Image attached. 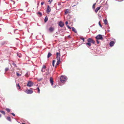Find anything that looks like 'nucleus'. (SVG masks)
I'll return each instance as SVG.
<instances>
[{
	"label": "nucleus",
	"mask_w": 124,
	"mask_h": 124,
	"mask_svg": "<svg viewBox=\"0 0 124 124\" xmlns=\"http://www.w3.org/2000/svg\"><path fill=\"white\" fill-rule=\"evenodd\" d=\"M67 80L66 77L65 76H62L60 78V80L63 83L64 82Z\"/></svg>",
	"instance_id": "obj_1"
},
{
	"label": "nucleus",
	"mask_w": 124,
	"mask_h": 124,
	"mask_svg": "<svg viewBox=\"0 0 124 124\" xmlns=\"http://www.w3.org/2000/svg\"><path fill=\"white\" fill-rule=\"evenodd\" d=\"M96 39H97L102 40L103 38L101 35L99 34L97 35L96 37Z\"/></svg>",
	"instance_id": "obj_2"
},
{
	"label": "nucleus",
	"mask_w": 124,
	"mask_h": 124,
	"mask_svg": "<svg viewBox=\"0 0 124 124\" xmlns=\"http://www.w3.org/2000/svg\"><path fill=\"white\" fill-rule=\"evenodd\" d=\"M33 85L32 82L31 81H28L27 84V86L28 87H30Z\"/></svg>",
	"instance_id": "obj_3"
},
{
	"label": "nucleus",
	"mask_w": 124,
	"mask_h": 124,
	"mask_svg": "<svg viewBox=\"0 0 124 124\" xmlns=\"http://www.w3.org/2000/svg\"><path fill=\"white\" fill-rule=\"evenodd\" d=\"M88 42H89L90 43H92L93 44H94L95 43V41L92 38H89L87 40Z\"/></svg>",
	"instance_id": "obj_4"
},
{
	"label": "nucleus",
	"mask_w": 124,
	"mask_h": 124,
	"mask_svg": "<svg viewBox=\"0 0 124 124\" xmlns=\"http://www.w3.org/2000/svg\"><path fill=\"white\" fill-rule=\"evenodd\" d=\"M115 42V39H114V41H111L109 43V45L110 47H112L114 45Z\"/></svg>",
	"instance_id": "obj_5"
},
{
	"label": "nucleus",
	"mask_w": 124,
	"mask_h": 124,
	"mask_svg": "<svg viewBox=\"0 0 124 124\" xmlns=\"http://www.w3.org/2000/svg\"><path fill=\"white\" fill-rule=\"evenodd\" d=\"M25 91L27 93L29 94H32L33 93V91L30 89L28 90Z\"/></svg>",
	"instance_id": "obj_6"
},
{
	"label": "nucleus",
	"mask_w": 124,
	"mask_h": 124,
	"mask_svg": "<svg viewBox=\"0 0 124 124\" xmlns=\"http://www.w3.org/2000/svg\"><path fill=\"white\" fill-rule=\"evenodd\" d=\"M59 25L60 27H62L64 26V24L63 22L60 21L59 23Z\"/></svg>",
	"instance_id": "obj_7"
},
{
	"label": "nucleus",
	"mask_w": 124,
	"mask_h": 124,
	"mask_svg": "<svg viewBox=\"0 0 124 124\" xmlns=\"http://www.w3.org/2000/svg\"><path fill=\"white\" fill-rule=\"evenodd\" d=\"M47 11V13L48 14L49 13V12L51 11V8L49 5H48L47 6V8L46 10Z\"/></svg>",
	"instance_id": "obj_8"
},
{
	"label": "nucleus",
	"mask_w": 124,
	"mask_h": 124,
	"mask_svg": "<svg viewBox=\"0 0 124 124\" xmlns=\"http://www.w3.org/2000/svg\"><path fill=\"white\" fill-rule=\"evenodd\" d=\"M56 59H60V53L57 52L56 53Z\"/></svg>",
	"instance_id": "obj_9"
},
{
	"label": "nucleus",
	"mask_w": 124,
	"mask_h": 124,
	"mask_svg": "<svg viewBox=\"0 0 124 124\" xmlns=\"http://www.w3.org/2000/svg\"><path fill=\"white\" fill-rule=\"evenodd\" d=\"M50 81L52 85H53V80L52 77H51L50 79Z\"/></svg>",
	"instance_id": "obj_10"
},
{
	"label": "nucleus",
	"mask_w": 124,
	"mask_h": 124,
	"mask_svg": "<svg viewBox=\"0 0 124 124\" xmlns=\"http://www.w3.org/2000/svg\"><path fill=\"white\" fill-rule=\"evenodd\" d=\"M86 45L87 47H89L91 46V43L88 42L86 43Z\"/></svg>",
	"instance_id": "obj_11"
},
{
	"label": "nucleus",
	"mask_w": 124,
	"mask_h": 124,
	"mask_svg": "<svg viewBox=\"0 0 124 124\" xmlns=\"http://www.w3.org/2000/svg\"><path fill=\"white\" fill-rule=\"evenodd\" d=\"M46 66L45 65H43L42 67V69L41 70V71L42 72H44L45 71V70L44 69H46Z\"/></svg>",
	"instance_id": "obj_12"
},
{
	"label": "nucleus",
	"mask_w": 124,
	"mask_h": 124,
	"mask_svg": "<svg viewBox=\"0 0 124 124\" xmlns=\"http://www.w3.org/2000/svg\"><path fill=\"white\" fill-rule=\"evenodd\" d=\"M49 30L50 32H52L54 31V28L53 27H51L49 28Z\"/></svg>",
	"instance_id": "obj_13"
},
{
	"label": "nucleus",
	"mask_w": 124,
	"mask_h": 124,
	"mask_svg": "<svg viewBox=\"0 0 124 124\" xmlns=\"http://www.w3.org/2000/svg\"><path fill=\"white\" fill-rule=\"evenodd\" d=\"M101 6H100L97 7L95 9V11L96 13H97L98 11L100 9V8Z\"/></svg>",
	"instance_id": "obj_14"
},
{
	"label": "nucleus",
	"mask_w": 124,
	"mask_h": 124,
	"mask_svg": "<svg viewBox=\"0 0 124 124\" xmlns=\"http://www.w3.org/2000/svg\"><path fill=\"white\" fill-rule=\"evenodd\" d=\"M57 61L56 64V66L60 64V59H57Z\"/></svg>",
	"instance_id": "obj_15"
},
{
	"label": "nucleus",
	"mask_w": 124,
	"mask_h": 124,
	"mask_svg": "<svg viewBox=\"0 0 124 124\" xmlns=\"http://www.w3.org/2000/svg\"><path fill=\"white\" fill-rule=\"evenodd\" d=\"M69 10L70 9H66L65 11V14H67L68 13L70 12L69 11Z\"/></svg>",
	"instance_id": "obj_16"
},
{
	"label": "nucleus",
	"mask_w": 124,
	"mask_h": 124,
	"mask_svg": "<svg viewBox=\"0 0 124 124\" xmlns=\"http://www.w3.org/2000/svg\"><path fill=\"white\" fill-rule=\"evenodd\" d=\"M71 29L72 30V31L74 32L75 33H77V31L75 29V28L73 27H72Z\"/></svg>",
	"instance_id": "obj_17"
},
{
	"label": "nucleus",
	"mask_w": 124,
	"mask_h": 124,
	"mask_svg": "<svg viewBox=\"0 0 124 124\" xmlns=\"http://www.w3.org/2000/svg\"><path fill=\"white\" fill-rule=\"evenodd\" d=\"M6 119L8 120L10 122H11V118H10V117L9 116L7 117L6 118Z\"/></svg>",
	"instance_id": "obj_18"
},
{
	"label": "nucleus",
	"mask_w": 124,
	"mask_h": 124,
	"mask_svg": "<svg viewBox=\"0 0 124 124\" xmlns=\"http://www.w3.org/2000/svg\"><path fill=\"white\" fill-rule=\"evenodd\" d=\"M52 55V54L50 53V52H49L48 53V54H47V58H49V57H50Z\"/></svg>",
	"instance_id": "obj_19"
},
{
	"label": "nucleus",
	"mask_w": 124,
	"mask_h": 124,
	"mask_svg": "<svg viewBox=\"0 0 124 124\" xmlns=\"http://www.w3.org/2000/svg\"><path fill=\"white\" fill-rule=\"evenodd\" d=\"M48 20V18L47 16H46L44 19V22L45 23Z\"/></svg>",
	"instance_id": "obj_20"
},
{
	"label": "nucleus",
	"mask_w": 124,
	"mask_h": 124,
	"mask_svg": "<svg viewBox=\"0 0 124 124\" xmlns=\"http://www.w3.org/2000/svg\"><path fill=\"white\" fill-rule=\"evenodd\" d=\"M37 14L39 16H41L42 15V13L40 12H38Z\"/></svg>",
	"instance_id": "obj_21"
},
{
	"label": "nucleus",
	"mask_w": 124,
	"mask_h": 124,
	"mask_svg": "<svg viewBox=\"0 0 124 124\" xmlns=\"http://www.w3.org/2000/svg\"><path fill=\"white\" fill-rule=\"evenodd\" d=\"M104 23L106 25L107 24V23H108V21H107V19H105L104 20Z\"/></svg>",
	"instance_id": "obj_22"
},
{
	"label": "nucleus",
	"mask_w": 124,
	"mask_h": 124,
	"mask_svg": "<svg viewBox=\"0 0 124 124\" xmlns=\"http://www.w3.org/2000/svg\"><path fill=\"white\" fill-rule=\"evenodd\" d=\"M55 62V61L54 60L52 62V65L53 67L54 66V63Z\"/></svg>",
	"instance_id": "obj_23"
},
{
	"label": "nucleus",
	"mask_w": 124,
	"mask_h": 124,
	"mask_svg": "<svg viewBox=\"0 0 124 124\" xmlns=\"http://www.w3.org/2000/svg\"><path fill=\"white\" fill-rule=\"evenodd\" d=\"M95 3H94L93 4L92 7V8L93 9H95Z\"/></svg>",
	"instance_id": "obj_24"
},
{
	"label": "nucleus",
	"mask_w": 124,
	"mask_h": 124,
	"mask_svg": "<svg viewBox=\"0 0 124 124\" xmlns=\"http://www.w3.org/2000/svg\"><path fill=\"white\" fill-rule=\"evenodd\" d=\"M0 112L3 114L4 115H5V112L4 111L1 110V111H0Z\"/></svg>",
	"instance_id": "obj_25"
},
{
	"label": "nucleus",
	"mask_w": 124,
	"mask_h": 124,
	"mask_svg": "<svg viewBox=\"0 0 124 124\" xmlns=\"http://www.w3.org/2000/svg\"><path fill=\"white\" fill-rule=\"evenodd\" d=\"M110 27L108 25V32H109L110 31L109 30V29H110Z\"/></svg>",
	"instance_id": "obj_26"
},
{
	"label": "nucleus",
	"mask_w": 124,
	"mask_h": 124,
	"mask_svg": "<svg viewBox=\"0 0 124 124\" xmlns=\"http://www.w3.org/2000/svg\"><path fill=\"white\" fill-rule=\"evenodd\" d=\"M9 70V68H5V71L7 72Z\"/></svg>",
	"instance_id": "obj_27"
},
{
	"label": "nucleus",
	"mask_w": 124,
	"mask_h": 124,
	"mask_svg": "<svg viewBox=\"0 0 124 124\" xmlns=\"http://www.w3.org/2000/svg\"><path fill=\"white\" fill-rule=\"evenodd\" d=\"M6 110L8 112H9L10 111V109L8 108H7Z\"/></svg>",
	"instance_id": "obj_28"
},
{
	"label": "nucleus",
	"mask_w": 124,
	"mask_h": 124,
	"mask_svg": "<svg viewBox=\"0 0 124 124\" xmlns=\"http://www.w3.org/2000/svg\"><path fill=\"white\" fill-rule=\"evenodd\" d=\"M12 64L15 67H16V64H15V63L13 62L12 63Z\"/></svg>",
	"instance_id": "obj_29"
},
{
	"label": "nucleus",
	"mask_w": 124,
	"mask_h": 124,
	"mask_svg": "<svg viewBox=\"0 0 124 124\" xmlns=\"http://www.w3.org/2000/svg\"><path fill=\"white\" fill-rule=\"evenodd\" d=\"M16 75L17 76H21V75H20L19 73H18V72H16Z\"/></svg>",
	"instance_id": "obj_30"
},
{
	"label": "nucleus",
	"mask_w": 124,
	"mask_h": 124,
	"mask_svg": "<svg viewBox=\"0 0 124 124\" xmlns=\"http://www.w3.org/2000/svg\"><path fill=\"white\" fill-rule=\"evenodd\" d=\"M37 89L38 90V92L39 93H40V90L39 87L37 88Z\"/></svg>",
	"instance_id": "obj_31"
},
{
	"label": "nucleus",
	"mask_w": 124,
	"mask_h": 124,
	"mask_svg": "<svg viewBox=\"0 0 124 124\" xmlns=\"http://www.w3.org/2000/svg\"><path fill=\"white\" fill-rule=\"evenodd\" d=\"M99 26H100L101 27H102V25H101V23H100V22H99Z\"/></svg>",
	"instance_id": "obj_32"
},
{
	"label": "nucleus",
	"mask_w": 124,
	"mask_h": 124,
	"mask_svg": "<svg viewBox=\"0 0 124 124\" xmlns=\"http://www.w3.org/2000/svg\"><path fill=\"white\" fill-rule=\"evenodd\" d=\"M80 39L83 40V42H84V38H82L81 37L80 38Z\"/></svg>",
	"instance_id": "obj_33"
},
{
	"label": "nucleus",
	"mask_w": 124,
	"mask_h": 124,
	"mask_svg": "<svg viewBox=\"0 0 124 124\" xmlns=\"http://www.w3.org/2000/svg\"><path fill=\"white\" fill-rule=\"evenodd\" d=\"M67 27L69 29H71V28L68 25H67Z\"/></svg>",
	"instance_id": "obj_34"
},
{
	"label": "nucleus",
	"mask_w": 124,
	"mask_h": 124,
	"mask_svg": "<svg viewBox=\"0 0 124 124\" xmlns=\"http://www.w3.org/2000/svg\"><path fill=\"white\" fill-rule=\"evenodd\" d=\"M17 86L19 87V89L20 88V87L19 85V84L18 83L17 84Z\"/></svg>",
	"instance_id": "obj_35"
},
{
	"label": "nucleus",
	"mask_w": 124,
	"mask_h": 124,
	"mask_svg": "<svg viewBox=\"0 0 124 124\" xmlns=\"http://www.w3.org/2000/svg\"><path fill=\"white\" fill-rule=\"evenodd\" d=\"M25 76H27V77H28L29 76V74L27 72L25 74Z\"/></svg>",
	"instance_id": "obj_36"
},
{
	"label": "nucleus",
	"mask_w": 124,
	"mask_h": 124,
	"mask_svg": "<svg viewBox=\"0 0 124 124\" xmlns=\"http://www.w3.org/2000/svg\"><path fill=\"white\" fill-rule=\"evenodd\" d=\"M17 55L19 58L20 57V56L19 55V54L18 53L17 54Z\"/></svg>",
	"instance_id": "obj_37"
},
{
	"label": "nucleus",
	"mask_w": 124,
	"mask_h": 124,
	"mask_svg": "<svg viewBox=\"0 0 124 124\" xmlns=\"http://www.w3.org/2000/svg\"><path fill=\"white\" fill-rule=\"evenodd\" d=\"M11 114L14 116H15V114L13 113H11Z\"/></svg>",
	"instance_id": "obj_38"
},
{
	"label": "nucleus",
	"mask_w": 124,
	"mask_h": 124,
	"mask_svg": "<svg viewBox=\"0 0 124 124\" xmlns=\"http://www.w3.org/2000/svg\"><path fill=\"white\" fill-rule=\"evenodd\" d=\"M68 21H67L65 22V24L66 25H67H67H68L67 24H68Z\"/></svg>",
	"instance_id": "obj_39"
},
{
	"label": "nucleus",
	"mask_w": 124,
	"mask_h": 124,
	"mask_svg": "<svg viewBox=\"0 0 124 124\" xmlns=\"http://www.w3.org/2000/svg\"><path fill=\"white\" fill-rule=\"evenodd\" d=\"M44 2H42L41 3V4L42 5H43L44 4Z\"/></svg>",
	"instance_id": "obj_40"
},
{
	"label": "nucleus",
	"mask_w": 124,
	"mask_h": 124,
	"mask_svg": "<svg viewBox=\"0 0 124 124\" xmlns=\"http://www.w3.org/2000/svg\"><path fill=\"white\" fill-rule=\"evenodd\" d=\"M10 1H12V2H14L13 4H15V2L13 0H11Z\"/></svg>",
	"instance_id": "obj_41"
},
{
	"label": "nucleus",
	"mask_w": 124,
	"mask_h": 124,
	"mask_svg": "<svg viewBox=\"0 0 124 124\" xmlns=\"http://www.w3.org/2000/svg\"><path fill=\"white\" fill-rule=\"evenodd\" d=\"M96 41H97V44H99V41L98 40H97Z\"/></svg>",
	"instance_id": "obj_42"
},
{
	"label": "nucleus",
	"mask_w": 124,
	"mask_h": 124,
	"mask_svg": "<svg viewBox=\"0 0 124 124\" xmlns=\"http://www.w3.org/2000/svg\"><path fill=\"white\" fill-rule=\"evenodd\" d=\"M42 79V78H41L39 79H38V80L39 81H40Z\"/></svg>",
	"instance_id": "obj_43"
},
{
	"label": "nucleus",
	"mask_w": 124,
	"mask_h": 124,
	"mask_svg": "<svg viewBox=\"0 0 124 124\" xmlns=\"http://www.w3.org/2000/svg\"><path fill=\"white\" fill-rule=\"evenodd\" d=\"M50 0H48V2H50V3H51L52 1V0H51V1H50Z\"/></svg>",
	"instance_id": "obj_44"
},
{
	"label": "nucleus",
	"mask_w": 124,
	"mask_h": 124,
	"mask_svg": "<svg viewBox=\"0 0 124 124\" xmlns=\"http://www.w3.org/2000/svg\"><path fill=\"white\" fill-rule=\"evenodd\" d=\"M58 5H61V4L59 2L58 3Z\"/></svg>",
	"instance_id": "obj_45"
},
{
	"label": "nucleus",
	"mask_w": 124,
	"mask_h": 124,
	"mask_svg": "<svg viewBox=\"0 0 124 124\" xmlns=\"http://www.w3.org/2000/svg\"><path fill=\"white\" fill-rule=\"evenodd\" d=\"M56 85H54V86L53 87L54 88H55L56 87Z\"/></svg>",
	"instance_id": "obj_46"
},
{
	"label": "nucleus",
	"mask_w": 124,
	"mask_h": 124,
	"mask_svg": "<svg viewBox=\"0 0 124 124\" xmlns=\"http://www.w3.org/2000/svg\"><path fill=\"white\" fill-rule=\"evenodd\" d=\"M76 6V5H74L73 6H72V7H74L75 6Z\"/></svg>",
	"instance_id": "obj_47"
},
{
	"label": "nucleus",
	"mask_w": 124,
	"mask_h": 124,
	"mask_svg": "<svg viewBox=\"0 0 124 124\" xmlns=\"http://www.w3.org/2000/svg\"><path fill=\"white\" fill-rule=\"evenodd\" d=\"M48 72H46V75H47V74H48Z\"/></svg>",
	"instance_id": "obj_48"
},
{
	"label": "nucleus",
	"mask_w": 124,
	"mask_h": 124,
	"mask_svg": "<svg viewBox=\"0 0 124 124\" xmlns=\"http://www.w3.org/2000/svg\"><path fill=\"white\" fill-rule=\"evenodd\" d=\"M64 28V30H65V27H64L63 28Z\"/></svg>",
	"instance_id": "obj_49"
},
{
	"label": "nucleus",
	"mask_w": 124,
	"mask_h": 124,
	"mask_svg": "<svg viewBox=\"0 0 124 124\" xmlns=\"http://www.w3.org/2000/svg\"><path fill=\"white\" fill-rule=\"evenodd\" d=\"M25 124L24 123H22V124Z\"/></svg>",
	"instance_id": "obj_50"
},
{
	"label": "nucleus",
	"mask_w": 124,
	"mask_h": 124,
	"mask_svg": "<svg viewBox=\"0 0 124 124\" xmlns=\"http://www.w3.org/2000/svg\"><path fill=\"white\" fill-rule=\"evenodd\" d=\"M16 30H14V32H15V31Z\"/></svg>",
	"instance_id": "obj_51"
},
{
	"label": "nucleus",
	"mask_w": 124,
	"mask_h": 124,
	"mask_svg": "<svg viewBox=\"0 0 124 124\" xmlns=\"http://www.w3.org/2000/svg\"><path fill=\"white\" fill-rule=\"evenodd\" d=\"M1 117V115L0 114V117Z\"/></svg>",
	"instance_id": "obj_52"
},
{
	"label": "nucleus",
	"mask_w": 124,
	"mask_h": 124,
	"mask_svg": "<svg viewBox=\"0 0 124 124\" xmlns=\"http://www.w3.org/2000/svg\"><path fill=\"white\" fill-rule=\"evenodd\" d=\"M49 70V69H48V71Z\"/></svg>",
	"instance_id": "obj_53"
},
{
	"label": "nucleus",
	"mask_w": 124,
	"mask_h": 124,
	"mask_svg": "<svg viewBox=\"0 0 124 124\" xmlns=\"http://www.w3.org/2000/svg\"><path fill=\"white\" fill-rule=\"evenodd\" d=\"M21 10H23L22 9H21Z\"/></svg>",
	"instance_id": "obj_54"
},
{
	"label": "nucleus",
	"mask_w": 124,
	"mask_h": 124,
	"mask_svg": "<svg viewBox=\"0 0 124 124\" xmlns=\"http://www.w3.org/2000/svg\"><path fill=\"white\" fill-rule=\"evenodd\" d=\"M38 85H37V86H38Z\"/></svg>",
	"instance_id": "obj_55"
}]
</instances>
